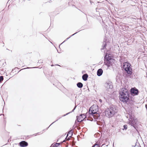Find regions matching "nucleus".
Wrapping results in <instances>:
<instances>
[{
  "mask_svg": "<svg viewBox=\"0 0 147 147\" xmlns=\"http://www.w3.org/2000/svg\"><path fill=\"white\" fill-rule=\"evenodd\" d=\"M105 86L107 89H112L113 88L112 82L110 81H107L105 84Z\"/></svg>",
  "mask_w": 147,
  "mask_h": 147,
  "instance_id": "nucleus-7",
  "label": "nucleus"
},
{
  "mask_svg": "<svg viewBox=\"0 0 147 147\" xmlns=\"http://www.w3.org/2000/svg\"><path fill=\"white\" fill-rule=\"evenodd\" d=\"M107 43V41H104V44L105 43V45L103 46L102 48L101 49L102 51H102L104 50V49Z\"/></svg>",
  "mask_w": 147,
  "mask_h": 147,
  "instance_id": "nucleus-16",
  "label": "nucleus"
},
{
  "mask_svg": "<svg viewBox=\"0 0 147 147\" xmlns=\"http://www.w3.org/2000/svg\"><path fill=\"white\" fill-rule=\"evenodd\" d=\"M115 60L112 58L109 55H106L105 57L104 63L108 67L111 65L114 62Z\"/></svg>",
  "mask_w": 147,
  "mask_h": 147,
  "instance_id": "nucleus-3",
  "label": "nucleus"
},
{
  "mask_svg": "<svg viewBox=\"0 0 147 147\" xmlns=\"http://www.w3.org/2000/svg\"><path fill=\"white\" fill-rule=\"evenodd\" d=\"M123 127L124 128L123 129V130H126L127 129V125H123Z\"/></svg>",
  "mask_w": 147,
  "mask_h": 147,
  "instance_id": "nucleus-18",
  "label": "nucleus"
},
{
  "mask_svg": "<svg viewBox=\"0 0 147 147\" xmlns=\"http://www.w3.org/2000/svg\"><path fill=\"white\" fill-rule=\"evenodd\" d=\"M95 146H93L92 147H95Z\"/></svg>",
  "mask_w": 147,
  "mask_h": 147,
  "instance_id": "nucleus-26",
  "label": "nucleus"
},
{
  "mask_svg": "<svg viewBox=\"0 0 147 147\" xmlns=\"http://www.w3.org/2000/svg\"><path fill=\"white\" fill-rule=\"evenodd\" d=\"M138 90L137 89L134 88H131V92L132 94L137 95L138 94Z\"/></svg>",
  "mask_w": 147,
  "mask_h": 147,
  "instance_id": "nucleus-10",
  "label": "nucleus"
},
{
  "mask_svg": "<svg viewBox=\"0 0 147 147\" xmlns=\"http://www.w3.org/2000/svg\"><path fill=\"white\" fill-rule=\"evenodd\" d=\"M94 146H95V147H99V146L98 144H95Z\"/></svg>",
  "mask_w": 147,
  "mask_h": 147,
  "instance_id": "nucleus-23",
  "label": "nucleus"
},
{
  "mask_svg": "<svg viewBox=\"0 0 147 147\" xmlns=\"http://www.w3.org/2000/svg\"><path fill=\"white\" fill-rule=\"evenodd\" d=\"M38 67H27L26 69H29V68H38ZM26 68H24V69H25Z\"/></svg>",
  "mask_w": 147,
  "mask_h": 147,
  "instance_id": "nucleus-22",
  "label": "nucleus"
},
{
  "mask_svg": "<svg viewBox=\"0 0 147 147\" xmlns=\"http://www.w3.org/2000/svg\"><path fill=\"white\" fill-rule=\"evenodd\" d=\"M133 120L135 122H136V123L137 122V119H136V118H134V119H133Z\"/></svg>",
  "mask_w": 147,
  "mask_h": 147,
  "instance_id": "nucleus-21",
  "label": "nucleus"
},
{
  "mask_svg": "<svg viewBox=\"0 0 147 147\" xmlns=\"http://www.w3.org/2000/svg\"><path fill=\"white\" fill-rule=\"evenodd\" d=\"M103 73V71L101 69H99L97 71V75L98 76H101Z\"/></svg>",
  "mask_w": 147,
  "mask_h": 147,
  "instance_id": "nucleus-11",
  "label": "nucleus"
},
{
  "mask_svg": "<svg viewBox=\"0 0 147 147\" xmlns=\"http://www.w3.org/2000/svg\"><path fill=\"white\" fill-rule=\"evenodd\" d=\"M87 116H86L85 114H81L79 116H77V120L78 122H80L82 121Z\"/></svg>",
  "mask_w": 147,
  "mask_h": 147,
  "instance_id": "nucleus-6",
  "label": "nucleus"
},
{
  "mask_svg": "<svg viewBox=\"0 0 147 147\" xmlns=\"http://www.w3.org/2000/svg\"><path fill=\"white\" fill-rule=\"evenodd\" d=\"M53 66V65H51V66Z\"/></svg>",
  "mask_w": 147,
  "mask_h": 147,
  "instance_id": "nucleus-29",
  "label": "nucleus"
},
{
  "mask_svg": "<svg viewBox=\"0 0 147 147\" xmlns=\"http://www.w3.org/2000/svg\"><path fill=\"white\" fill-rule=\"evenodd\" d=\"M120 100L123 102H127L129 100V92L127 90L123 88L119 92Z\"/></svg>",
  "mask_w": 147,
  "mask_h": 147,
  "instance_id": "nucleus-1",
  "label": "nucleus"
},
{
  "mask_svg": "<svg viewBox=\"0 0 147 147\" xmlns=\"http://www.w3.org/2000/svg\"><path fill=\"white\" fill-rule=\"evenodd\" d=\"M65 41H64L63 42H62V43H63Z\"/></svg>",
  "mask_w": 147,
  "mask_h": 147,
  "instance_id": "nucleus-28",
  "label": "nucleus"
},
{
  "mask_svg": "<svg viewBox=\"0 0 147 147\" xmlns=\"http://www.w3.org/2000/svg\"><path fill=\"white\" fill-rule=\"evenodd\" d=\"M3 80V76H0V82H1Z\"/></svg>",
  "mask_w": 147,
  "mask_h": 147,
  "instance_id": "nucleus-19",
  "label": "nucleus"
},
{
  "mask_svg": "<svg viewBox=\"0 0 147 147\" xmlns=\"http://www.w3.org/2000/svg\"><path fill=\"white\" fill-rule=\"evenodd\" d=\"M130 64L129 63L125 62L124 63L123 68L127 73L129 75L132 74V69L130 67Z\"/></svg>",
  "mask_w": 147,
  "mask_h": 147,
  "instance_id": "nucleus-5",
  "label": "nucleus"
},
{
  "mask_svg": "<svg viewBox=\"0 0 147 147\" xmlns=\"http://www.w3.org/2000/svg\"><path fill=\"white\" fill-rule=\"evenodd\" d=\"M136 145H135V146H134V147H135V146H136ZM132 147H133V146H132Z\"/></svg>",
  "mask_w": 147,
  "mask_h": 147,
  "instance_id": "nucleus-27",
  "label": "nucleus"
},
{
  "mask_svg": "<svg viewBox=\"0 0 147 147\" xmlns=\"http://www.w3.org/2000/svg\"><path fill=\"white\" fill-rule=\"evenodd\" d=\"M88 77V74H85L83 75L82 78L84 80L86 81L87 80Z\"/></svg>",
  "mask_w": 147,
  "mask_h": 147,
  "instance_id": "nucleus-13",
  "label": "nucleus"
},
{
  "mask_svg": "<svg viewBox=\"0 0 147 147\" xmlns=\"http://www.w3.org/2000/svg\"><path fill=\"white\" fill-rule=\"evenodd\" d=\"M77 86L79 88H81L83 86V84L81 82H78L77 84Z\"/></svg>",
  "mask_w": 147,
  "mask_h": 147,
  "instance_id": "nucleus-15",
  "label": "nucleus"
},
{
  "mask_svg": "<svg viewBox=\"0 0 147 147\" xmlns=\"http://www.w3.org/2000/svg\"><path fill=\"white\" fill-rule=\"evenodd\" d=\"M117 112L115 107L111 106L105 110V113L106 116L110 117H113Z\"/></svg>",
  "mask_w": 147,
  "mask_h": 147,
  "instance_id": "nucleus-2",
  "label": "nucleus"
},
{
  "mask_svg": "<svg viewBox=\"0 0 147 147\" xmlns=\"http://www.w3.org/2000/svg\"><path fill=\"white\" fill-rule=\"evenodd\" d=\"M76 107L75 106L71 111L70 112L67 113L66 114L64 115L63 116H65V115H67L68 114H69L70 113L73 112L74 111V110L75 109Z\"/></svg>",
  "mask_w": 147,
  "mask_h": 147,
  "instance_id": "nucleus-17",
  "label": "nucleus"
},
{
  "mask_svg": "<svg viewBox=\"0 0 147 147\" xmlns=\"http://www.w3.org/2000/svg\"><path fill=\"white\" fill-rule=\"evenodd\" d=\"M76 33H77V32H76V33H74V34H72V35H71L69 37V38H67L66 40H65V41L67 40L71 36H73V35H74V34H76Z\"/></svg>",
  "mask_w": 147,
  "mask_h": 147,
  "instance_id": "nucleus-20",
  "label": "nucleus"
},
{
  "mask_svg": "<svg viewBox=\"0 0 147 147\" xmlns=\"http://www.w3.org/2000/svg\"><path fill=\"white\" fill-rule=\"evenodd\" d=\"M65 141L64 140L62 142H61V143H62L63 142H64ZM61 143H56L53 146H51L50 147H57Z\"/></svg>",
  "mask_w": 147,
  "mask_h": 147,
  "instance_id": "nucleus-14",
  "label": "nucleus"
},
{
  "mask_svg": "<svg viewBox=\"0 0 147 147\" xmlns=\"http://www.w3.org/2000/svg\"><path fill=\"white\" fill-rule=\"evenodd\" d=\"M94 108L92 107H91L89 109L88 113H86V116H88V114H90V116H92L94 119H98V116L99 115L97 114V111L96 110H95L94 109Z\"/></svg>",
  "mask_w": 147,
  "mask_h": 147,
  "instance_id": "nucleus-4",
  "label": "nucleus"
},
{
  "mask_svg": "<svg viewBox=\"0 0 147 147\" xmlns=\"http://www.w3.org/2000/svg\"><path fill=\"white\" fill-rule=\"evenodd\" d=\"M57 120H58V119L57 120H56V121H57ZM55 121H55V122H53V123H52V124H51L50 125V126L51 124H52L53 123H54L55 122Z\"/></svg>",
  "mask_w": 147,
  "mask_h": 147,
  "instance_id": "nucleus-25",
  "label": "nucleus"
},
{
  "mask_svg": "<svg viewBox=\"0 0 147 147\" xmlns=\"http://www.w3.org/2000/svg\"><path fill=\"white\" fill-rule=\"evenodd\" d=\"M129 123L130 125L132 126L134 128H136L135 125L136 124V123L133 120H130L129 121Z\"/></svg>",
  "mask_w": 147,
  "mask_h": 147,
  "instance_id": "nucleus-12",
  "label": "nucleus"
},
{
  "mask_svg": "<svg viewBox=\"0 0 147 147\" xmlns=\"http://www.w3.org/2000/svg\"><path fill=\"white\" fill-rule=\"evenodd\" d=\"M20 145L21 147H24L28 146V143L25 141H23L20 143Z\"/></svg>",
  "mask_w": 147,
  "mask_h": 147,
  "instance_id": "nucleus-9",
  "label": "nucleus"
},
{
  "mask_svg": "<svg viewBox=\"0 0 147 147\" xmlns=\"http://www.w3.org/2000/svg\"><path fill=\"white\" fill-rule=\"evenodd\" d=\"M73 134V131L71 130L69 131L68 133L67 136L65 138V139L67 140H70V138L71 137Z\"/></svg>",
  "mask_w": 147,
  "mask_h": 147,
  "instance_id": "nucleus-8",
  "label": "nucleus"
},
{
  "mask_svg": "<svg viewBox=\"0 0 147 147\" xmlns=\"http://www.w3.org/2000/svg\"><path fill=\"white\" fill-rule=\"evenodd\" d=\"M99 101H100V102L101 103L102 102V100H101V99H100L99 100Z\"/></svg>",
  "mask_w": 147,
  "mask_h": 147,
  "instance_id": "nucleus-24",
  "label": "nucleus"
}]
</instances>
